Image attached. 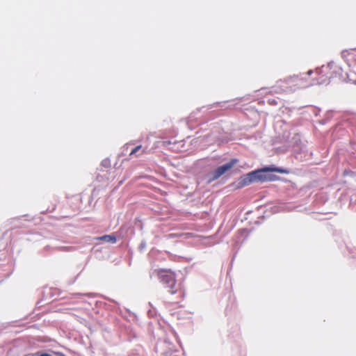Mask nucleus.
Masks as SVG:
<instances>
[{"label":"nucleus","mask_w":356,"mask_h":356,"mask_svg":"<svg viewBox=\"0 0 356 356\" xmlns=\"http://www.w3.org/2000/svg\"><path fill=\"white\" fill-rule=\"evenodd\" d=\"M237 161L236 159H232L229 162L218 167L216 170H215L211 173V178L209 179V181H214L219 177H220L222 175L226 173L227 171L230 170L234 165L236 163Z\"/></svg>","instance_id":"39448f33"},{"label":"nucleus","mask_w":356,"mask_h":356,"mask_svg":"<svg viewBox=\"0 0 356 356\" xmlns=\"http://www.w3.org/2000/svg\"><path fill=\"white\" fill-rule=\"evenodd\" d=\"M169 144H170V141H163V145H168Z\"/></svg>","instance_id":"9d476101"},{"label":"nucleus","mask_w":356,"mask_h":356,"mask_svg":"<svg viewBox=\"0 0 356 356\" xmlns=\"http://www.w3.org/2000/svg\"><path fill=\"white\" fill-rule=\"evenodd\" d=\"M268 172L282 173L284 171L278 168L266 167L260 170L249 172L245 177H241L239 184L241 187L248 186L253 182H264L273 180L270 175H266Z\"/></svg>","instance_id":"f03ea898"},{"label":"nucleus","mask_w":356,"mask_h":356,"mask_svg":"<svg viewBox=\"0 0 356 356\" xmlns=\"http://www.w3.org/2000/svg\"><path fill=\"white\" fill-rule=\"evenodd\" d=\"M306 76H293L279 80L275 86L276 92L291 93L298 89L309 87Z\"/></svg>","instance_id":"f257e3e1"},{"label":"nucleus","mask_w":356,"mask_h":356,"mask_svg":"<svg viewBox=\"0 0 356 356\" xmlns=\"http://www.w3.org/2000/svg\"><path fill=\"white\" fill-rule=\"evenodd\" d=\"M157 276L160 282L170 289L169 292L171 294H175L178 292V290L175 288L177 282L175 275L172 271L160 269L157 270Z\"/></svg>","instance_id":"7ed1b4c3"},{"label":"nucleus","mask_w":356,"mask_h":356,"mask_svg":"<svg viewBox=\"0 0 356 356\" xmlns=\"http://www.w3.org/2000/svg\"><path fill=\"white\" fill-rule=\"evenodd\" d=\"M96 239L103 242H107L111 243H115L117 241L116 237L113 234L104 235L102 236L97 237Z\"/></svg>","instance_id":"423d86ee"},{"label":"nucleus","mask_w":356,"mask_h":356,"mask_svg":"<svg viewBox=\"0 0 356 356\" xmlns=\"http://www.w3.org/2000/svg\"><path fill=\"white\" fill-rule=\"evenodd\" d=\"M24 356H65L61 353H54V354H49L43 352H37L35 353L26 354Z\"/></svg>","instance_id":"0eeeda50"},{"label":"nucleus","mask_w":356,"mask_h":356,"mask_svg":"<svg viewBox=\"0 0 356 356\" xmlns=\"http://www.w3.org/2000/svg\"><path fill=\"white\" fill-rule=\"evenodd\" d=\"M268 103L270 105H276L277 104V102L275 99H268Z\"/></svg>","instance_id":"1a4fd4ad"},{"label":"nucleus","mask_w":356,"mask_h":356,"mask_svg":"<svg viewBox=\"0 0 356 356\" xmlns=\"http://www.w3.org/2000/svg\"><path fill=\"white\" fill-rule=\"evenodd\" d=\"M312 73L313 72L309 70L307 72V75H305L307 77V83H310L309 86L329 83L330 76H328L327 74H323L322 70L316 71V74H317V76L314 79H311L309 77Z\"/></svg>","instance_id":"20e7f679"},{"label":"nucleus","mask_w":356,"mask_h":356,"mask_svg":"<svg viewBox=\"0 0 356 356\" xmlns=\"http://www.w3.org/2000/svg\"><path fill=\"white\" fill-rule=\"evenodd\" d=\"M141 150V154L145 153V150L142 149V145H138L136 147H134L130 152L129 156L135 155L139 151Z\"/></svg>","instance_id":"6e6552de"}]
</instances>
